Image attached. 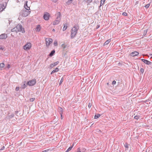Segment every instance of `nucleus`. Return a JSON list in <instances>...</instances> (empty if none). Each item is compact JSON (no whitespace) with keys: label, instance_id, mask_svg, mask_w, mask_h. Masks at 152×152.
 I'll use <instances>...</instances> for the list:
<instances>
[{"label":"nucleus","instance_id":"obj_15","mask_svg":"<svg viewBox=\"0 0 152 152\" xmlns=\"http://www.w3.org/2000/svg\"><path fill=\"white\" fill-rule=\"evenodd\" d=\"M58 110L59 112L60 113V115L62 114L63 112V110L62 108L61 107H59L58 108Z\"/></svg>","mask_w":152,"mask_h":152},{"label":"nucleus","instance_id":"obj_4","mask_svg":"<svg viewBox=\"0 0 152 152\" xmlns=\"http://www.w3.org/2000/svg\"><path fill=\"white\" fill-rule=\"evenodd\" d=\"M31 45L30 43H27L23 46V49L26 50H28L31 48Z\"/></svg>","mask_w":152,"mask_h":152},{"label":"nucleus","instance_id":"obj_53","mask_svg":"<svg viewBox=\"0 0 152 152\" xmlns=\"http://www.w3.org/2000/svg\"><path fill=\"white\" fill-rule=\"evenodd\" d=\"M61 115V119H62V114Z\"/></svg>","mask_w":152,"mask_h":152},{"label":"nucleus","instance_id":"obj_33","mask_svg":"<svg viewBox=\"0 0 152 152\" xmlns=\"http://www.w3.org/2000/svg\"><path fill=\"white\" fill-rule=\"evenodd\" d=\"M147 31H148V29H146L144 31V32L143 34L144 35H145L146 34H147Z\"/></svg>","mask_w":152,"mask_h":152},{"label":"nucleus","instance_id":"obj_55","mask_svg":"<svg viewBox=\"0 0 152 152\" xmlns=\"http://www.w3.org/2000/svg\"><path fill=\"white\" fill-rule=\"evenodd\" d=\"M107 85H109V83H107Z\"/></svg>","mask_w":152,"mask_h":152},{"label":"nucleus","instance_id":"obj_3","mask_svg":"<svg viewBox=\"0 0 152 152\" xmlns=\"http://www.w3.org/2000/svg\"><path fill=\"white\" fill-rule=\"evenodd\" d=\"M61 20L60 13V12L58 13V16L56 20L54 21L53 24L56 25L59 23Z\"/></svg>","mask_w":152,"mask_h":152},{"label":"nucleus","instance_id":"obj_27","mask_svg":"<svg viewBox=\"0 0 152 152\" xmlns=\"http://www.w3.org/2000/svg\"><path fill=\"white\" fill-rule=\"evenodd\" d=\"M14 116V114H12L11 115L9 116V119L13 117Z\"/></svg>","mask_w":152,"mask_h":152},{"label":"nucleus","instance_id":"obj_9","mask_svg":"<svg viewBox=\"0 0 152 152\" xmlns=\"http://www.w3.org/2000/svg\"><path fill=\"white\" fill-rule=\"evenodd\" d=\"M7 5V3H5V4L3 3V4H0V12L2 11L4 9L6 8V7Z\"/></svg>","mask_w":152,"mask_h":152},{"label":"nucleus","instance_id":"obj_2","mask_svg":"<svg viewBox=\"0 0 152 152\" xmlns=\"http://www.w3.org/2000/svg\"><path fill=\"white\" fill-rule=\"evenodd\" d=\"M30 11H27L25 10H23L21 11L20 14L22 16L26 17L30 14Z\"/></svg>","mask_w":152,"mask_h":152},{"label":"nucleus","instance_id":"obj_26","mask_svg":"<svg viewBox=\"0 0 152 152\" xmlns=\"http://www.w3.org/2000/svg\"><path fill=\"white\" fill-rule=\"evenodd\" d=\"M61 47L64 49H65L66 47V45H65L64 44H62Z\"/></svg>","mask_w":152,"mask_h":152},{"label":"nucleus","instance_id":"obj_50","mask_svg":"<svg viewBox=\"0 0 152 152\" xmlns=\"http://www.w3.org/2000/svg\"><path fill=\"white\" fill-rule=\"evenodd\" d=\"M150 56H151V58H152V54H150Z\"/></svg>","mask_w":152,"mask_h":152},{"label":"nucleus","instance_id":"obj_20","mask_svg":"<svg viewBox=\"0 0 152 152\" xmlns=\"http://www.w3.org/2000/svg\"><path fill=\"white\" fill-rule=\"evenodd\" d=\"M11 31L12 32H15L16 33H17L18 32V29H17V28H16V27L12 29L11 30Z\"/></svg>","mask_w":152,"mask_h":152},{"label":"nucleus","instance_id":"obj_48","mask_svg":"<svg viewBox=\"0 0 152 152\" xmlns=\"http://www.w3.org/2000/svg\"><path fill=\"white\" fill-rule=\"evenodd\" d=\"M150 67H151V68H152V63L151 62V64H150Z\"/></svg>","mask_w":152,"mask_h":152},{"label":"nucleus","instance_id":"obj_19","mask_svg":"<svg viewBox=\"0 0 152 152\" xmlns=\"http://www.w3.org/2000/svg\"><path fill=\"white\" fill-rule=\"evenodd\" d=\"M11 31L12 32H15L16 33H17L18 32V29H17V28H16V27L12 29L11 30Z\"/></svg>","mask_w":152,"mask_h":152},{"label":"nucleus","instance_id":"obj_16","mask_svg":"<svg viewBox=\"0 0 152 152\" xmlns=\"http://www.w3.org/2000/svg\"><path fill=\"white\" fill-rule=\"evenodd\" d=\"M41 29V27L40 25H38L37 26V27L35 29V31H39Z\"/></svg>","mask_w":152,"mask_h":152},{"label":"nucleus","instance_id":"obj_43","mask_svg":"<svg viewBox=\"0 0 152 152\" xmlns=\"http://www.w3.org/2000/svg\"><path fill=\"white\" fill-rule=\"evenodd\" d=\"M116 83V82L115 80H113L112 82V84L113 85L115 84Z\"/></svg>","mask_w":152,"mask_h":152},{"label":"nucleus","instance_id":"obj_32","mask_svg":"<svg viewBox=\"0 0 152 152\" xmlns=\"http://www.w3.org/2000/svg\"><path fill=\"white\" fill-rule=\"evenodd\" d=\"M4 49V47L2 45H0V50H3Z\"/></svg>","mask_w":152,"mask_h":152},{"label":"nucleus","instance_id":"obj_31","mask_svg":"<svg viewBox=\"0 0 152 152\" xmlns=\"http://www.w3.org/2000/svg\"><path fill=\"white\" fill-rule=\"evenodd\" d=\"M54 46H56L58 45L57 41L56 40H55L54 42Z\"/></svg>","mask_w":152,"mask_h":152},{"label":"nucleus","instance_id":"obj_29","mask_svg":"<svg viewBox=\"0 0 152 152\" xmlns=\"http://www.w3.org/2000/svg\"><path fill=\"white\" fill-rule=\"evenodd\" d=\"M72 148V146L70 147L66 151V152H68L69 151H70Z\"/></svg>","mask_w":152,"mask_h":152},{"label":"nucleus","instance_id":"obj_6","mask_svg":"<svg viewBox=\"0 0 152 152\" xmlns=\"http://www.w3.org/2000/svg\"><path fill=\"white\" fill-rule=\"evenodd\" d=\"M36 80L35 79H33L28 81V82L27 84L29 86H33L36 84Z\"/></svg>","mask_w":152,"mask_h":152},{"label":"nucleus","instance_id":"obj_30","mask_svg":"<svg viewBox=\"0 0 152 152\" xmlns=\"http://www.w3.org/2000/svg\"><path fill=\"white\" fill-rule=\"evenodd\" d=\"M4 66V63H2L0 64V68H3Z\"/></svg>","mask_w":152,"mask_h":152},{"label":"nucleus","instance_id":"obj_18","mask_svg":"<svg viewBox=\"0 0 152 152\" xmlns=\"http://www.w3.org/2000/svg\"><path fill=\"white\" fill-rule=\"evenodd\" d=\"M92 0H84L83 1L86 3H87L88 4L91 3L92 1Z\"/></svg>","mask_w":152,"mask_h":152},{"label":"nucleus","instance_id":"obj_40","mask_svg":"<svg viewBox=\"0 0 152 152\" xmlns=\"http://www.w3.org/2000/svg\"><path fill=\"white\" fill-rule=\"evenodd\" d=\"M105 0H101V2L102 3V5H103L104 4Z\"/></svg>","mask_w":152,"mask_h":152},{"label":"nucleus","instance_id":"obj_39","mask_svg":"<svg viewBox=\"0 0 152 152\" xmlns=\"http://www.w3.org/2000/svg\"><path fill=\"white\" fill-rule=\"evenodd\" d=\"M122 15L124 16H126L127 15V14L125 12H124L122 13Z\"/></svg>","mask_w":152,"mask_h":152},{"label":"nucleus","instance_id":"obj_42","mask_svg":"<svg viewBox=\"0 0 152 152\" xmlns=\"http://www.w3.org/2000/svg\"><path fill=\"white\" fill-rule=\"evenodd\" d=\"M91 106V104L90 103H89L88 105V107L89 108H90Z\"/></svg>","mask_w":152,"mask_h":152},{"label":"nucleus","instance_id":"obj_24","mask_svg":"<svg viewBox=\"0 0 152 152\" xmlns=\"http://www.w3.org/2000/svg\"><path fill=\"white\" fill-rule=\"evenodd\" d=\"M67 28V26L66 24H65L64 25V27L63 29V31H65Z\"/></svg>","mask_w":152,"mask_h":152},{"label":"nucleus","instance_id":"obj_36","mask_svg":"<svg viewBox=\"0 0 152 152\" xmlns=\"http://www.w3.org/2000/svg\"><path fill=\"white\" fill-rule=\"evenodd\" d=\"M35 100V98H33L30 99V101L31 102H32Z\"/></svg>","mask_w":152,"mask_h":152},{"label":"nucleus","instance_id":"obj_45","mask_svg":"<svg viewBox=\"0 0 152 152\" xmlns=\"http://www.w3.org/2000/svg\"><path fill=\"white\" fill-rule=\"evenodd\" d=\"M77 152H81L80 148H79L77 149Z\"/></svg>","mask_w":152,"mask_h":152},{"label":"nucleus","instance_id":"obj_54","mask_svg":"<svg viewBox=\"0 0 152 152\" xmlns=\"http://www.w3.org/2000/svg\"><path fill=\"white\" fill-rule=\"evenodd\" d=\"M52 31H53L54 32V31H55V30L54 29H53L52 30Z\"/></svg>","mask_w":152,"mask_h":152},{"label":"nucleus","instance_id":"obj_47","mask_svg":"<svg viewBox=\"0 0 152 152\" xmlns=\"http://www.w3.org/2000/svg\"><path fill=\"white\" fill-rule=\"evenodd\" d=\"M10 67V65L9 64H8L7 66V68H9Z\"/></svg>","mask_w":152,"mask_h":152},{"label":"nucleus","instance_id":"obj_17","mask_svg":"<svg viewBox=\"0 0 152 152\" xmlns=\"http://www.w3.org/2000/svg\"><path fill=\"white\" fill-rule=\"evenodd\" d=\"M59 69L58 68H56L55 70H53L51 72V74H52L54 73L57 72L59 71Z\"/></svg>","mask_w":152,"mask_h":152},{"label":"nucleus","instance_id":"obj_14","mask_svg":"<svg viewBox=\"0 0 152 152\" xmlns=\"http://www.w3.org/2000/svg\"><path fill=\"white\" fill-rule=\"evenodd\" d=\"M59 63L58 61H56L55 63L52 64L50 65V67L51 68H52L54 66L57 65Z\"/></svg>","mask_w":152,"mask_h":152},{"label":"nucleus","instance_id":"obj_1","mask_svg":"<svg viewBox=\"0 0 152 152\" xmlns=\"http://www.w3.org/2000/svg\"><path fill=\"white\" fill-rule=\"evenodd\" d=\"M79 28V26L77 25H75L72 28L71 31V38H73L75 37Z\"/></svg>","mask_w":152,"mask_h":152},{"label":"nucleus","instance_id":"obj_13","mask_svg":"<svg viewBox=\"0 0 152 152\" xmlns=\"http://www.w3.org/2000/svg\"><path fill=\"white\" fill-rule=\"evenodd\" d=\"M27 1H26L25 2V3L24 4V8L26 10L28 11L30 10V7H28L27 6Z\"/></svg>","mask_w":152,"mask_h":152},{"label":"nucleus","instance_id":"obj_44","mask_svg":"<svg viewBox=\"0 0 152 152\" xmlns=\"http://www.w3.org/2000/svg\"><path fill=\"white\" fill-rule=\"evenodd\" d=\"M86 149L85 148H84L82 150V151L83 152H84L86 151Z\"/></svg>","mask_w":152,"mask_h":152},{"label":"nucleus","instance_id":"obj_35","mask_svg":"<svg viewBox=\"0 0 152 152\" xmlns=\"http://www.w3.org/2000/svg\"><path fill=\"white\" fill-rule=\"evenodd\" d=\"M63 78H61V80H60L59 83V85H60L61 84V83H62V82L63 81Z\"/></svg>","mask_w":152,"mask_h":152},{"label":"nucleus","instance_id":"obj_25","mask_svg":"<svg viewBox=\"0 0 152 152\" xmlns=\"http://www.w3.org/2000/svg\"><path fill=\"white\" fill-rule=\"evenodd\" d=\"M100 116V115L99 114H97L95 115L94 118L97 119Z\"/></svg>","mask_w":152,"mask_h":152},{"label":"nucleus","instance_id":"obj_10","mask_svg":"<svg viewBox=\"0 0 152 152\" xmlns=\"http://www.w3.org/2000/svg\"><path fill=\"white\" fill-rule=\"evenodd\" d=\"M7 34H2L0 35V39H5L7 37Z\"/></svg>","mask_w":152,"mask_h":152},{"label":"nucleus","instance_id":"obj_41","mask_svg":"<svg viewBox=\"0 0 152 152\" xmlns=\"http://www.w3.org/2000/svg\"><path fill=\"white\" fill-rule=\"evenodd\" d=\"M19 87H16L15 88V90L16 91H18L19 90Z\"/></svg>","mask_w":152,"mask_h":152},{"label":"nucleus","instance_id":"obj_46","mask_svg":"<svg viewBox=\"0 0 152 152\" xmlns=\"http://www.w3.org/2000/svg\"><path fill=\"white\" fill-rule=\"evenodd\" d=\"M4 146H3V147L1 148V150H4Z\"/></svg>","mask_w":152,"mask_h":152},{"label":"nucleus","instance_id":"obj_52","mask_svg":"<svg viewBox=\"0 0 152 152\" xmlns=\"http://www.w3.org/2000/svg\"><path fill=\"white\" fill-rule=\"evenodd\" d=\"M97 27H98L97 28H99L100 27V25H97Z\"/></svg>","mask_w":152,"mask_h":152},{"label":"nucleus","instance_id":"obj_8","mask_svg":"<svg viewBox=\"0 0 152 152\" xmlns=\"http://www.w3.org/2000/svg\"><path fill=\"white\" fill-rule=\"evenodd\" d=\"M50 17V15L48 13L46 12L45 13L44 15L43 16L44 19L46 20H48Z\"/></svg>","mask_w":152,"mask_h":152},{"label":"nucleus","instance_id":"obj_22","mask_svg":"<svg viewBox=\"0 0 152 152\" xmlns=\"http://www.w3.org/2000/svg\"><path fill=\"white\" fill-rule=\"evenodd\" d=\"M55 53V50H53L52 51H51L50 53L49 54V56H52L53 54H54Z\"/></svg>","mask_w":152,"mask_h":152},{"label":"nucleus","instance_id":"obj_12","mask_svg":"<svg viewBox=\"0 0 152 152\" xmlns=\"http://www.w3.org/2000/svg\"><path fill=\"white\" fill-rule=\"evenodd\" d=\"M139 54V53L137 51H134L132 53L130 54V55L131 56H137Z\"/></svg>","mask_w":152,"mask_h":152},{"label":"nucleus","instance_id":"obj_7","mask_svg":"<svg viewBox=\"0 0 152 152\" xmlns=\"http://www.w3.org/2000/svg\"><path fill=\"white\" fill-rule=\"evenodd\" d=\"M45 41L46 45L47 46H49L50 44L52 43L53 40L51 39L50 38H48L46 39Z\"/></svg>","mask_w":152,"mask_h":152},{"label":"nucleus","instance_id":"obj_5","mask_svg":"<svg viewBox=\"0 0 152 152\" xmlns=\"http://www.w3.org/2000/svg\"><path fill=\"white\" fill-rule=\"evenodd\" d=\"M16 27V28H17L18 32H21L22 33L25 32L24 28H22V26L21 25L18 24Z\"/></svg>","mask_w":152,"mask_h":152},{"label":"nucleus","instance_id":"obj_34","mask_svg":"<svg viewBox=\"0 0 152 152\" xmlns=\"http://www.w3.org/2000/svg\"><path fill=\"white\" fill-rule=\"evenodd\" d=\"M140 71L142 73H143L144 72V69L142 68H141L140 69Z\"/></svg>","mask_w":152,"mask_h":152},{"label":"nucleus","instance_id":"obj_38","mask_svg":"<svg viewBox=\"0 0 152 152\" xmlns=\"http://www.w3.org/2000/svg\"><path fill=\"white\" fill-rule=\"evenodd\" d=\"M124 146H125V147L127 148V149H128V148H129V146H128V145L127 144H125V145H124Z\"/></svg>","mask_w":152,"mask_h":152},{"label":"nucleus","instance_id":"obj_37","mask_svg":"<svg viewBox=\"0 0 152 152\" xmlns=\"http://www.w3.org/2000/svg\"><path fill=\"white\" fill-rule=\"evenodd\" d=\"M149 6L150 4H148L145 6V7L146 8H148L149 7Z\"/></svg>","mask_w":152,"mask_h":152},{"label":"nucleus","instance_id":"obj_28","mask_svg":"<svg viewBox=\"0 0 152 152\" xmlns=\"http://www.w3.org/2000/svg\"><path fill=\"white\" fill-rule=\"evenodd\" d=\"M27 84H26L25 83H24L23 85H22L21 86V88H25Z\"/></svg>","mask_w":152,"mask_h":152},{"label":"nucleus","instance_id":"obj_23","mask_svg":"<svg viewBox=\"0 0 152 152\" xmlns=\"http://www.w3.org/2000/svg\"><path fill=\"white\" fill-rule=\"evenodd\" d=\"M134 118L136 120H138V119L140 118V116L139 115H137L136 116H135Z\"/></svg>","mask_w":152,"mask_h":152},{"label":"nucleus","instance_id":"obj_49","mask_svg":"<svg viewBox=\"0 0 152 152\" xmlns=\"http://www.w3.org/2000/svg\"><path fill=\"white\" fill-rule=\"evenodd\" d=\"M57 1V0H53V1L55 2H56Z\"/></svg>","mask_w":152,"mask_h":152},{"label":"nucleus","instance_id":"obj_56","mask_svg":"<svg viewBox=\"0 0 152 152\" xmlns=\"http://www.w3.org/2000/svg\"><path fill=\"white\" fill-rule=\"evenodd\" d=\"M147 152V151H146V152Z\"/></svg>","mask_w":152,"mask_h":152},{"label":"nucleus","instance_id":"obj_11","mask_svg":"<svg viewBox=\"0 0 152 152\" xmlns=\"http://www.w3.org/2000/svg\"><path fill=\"white\" fill-rule=\"evenodd\" d=\"M141 61L144 62L145 64H148L150 65L151 64V62L145 59H142Z\"/></svg>","mask_w":152,"mask_h":152},{"label":"nucleus","instance_id":"obj_21","mask_svg":"<svg viewBox=\"0 0 152 152\" xmlns=\"http://www.w3.org/2000/svg\"><path fill=\"white\" fill-rule=\"evenodd\" d=\"M110 39H108L104 43V45H106L108 44L110 42Z\"/></svg>","mask_w":152,"mask_h":152},{"label":"nucleus","instance_id":"obj_51","mask_svg":"<svg viewBox=\"0 0 152 152\" xmlns=\"http://www.w3.org/2000/svg\"><path fill=\"white\" fill-rule=\"evenodd\" d=\"M102 3L101 2V3H100V6L103 5H102Z\"/></svg>","mask_w":152,"mask_h":152}]
</instances>
